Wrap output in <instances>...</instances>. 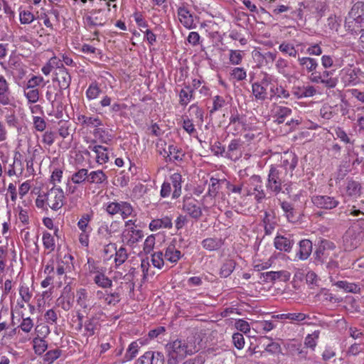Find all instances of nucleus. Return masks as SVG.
<instances>
[{
	"instance_id": "obj_30",
	"label": "nucleus",
	"mask_w": 364,
	"mask_h": 364,
	"mask_svg": "<svg viewBox=\"0 0 364 364\" xmlns=\"http://www.w3.org/2000/svg\"><path fill=\"white\" fill-rule=\"evenodd\" d=\"M164 153L167 161H181L184 156L182 150L173 145H169L168 150L164 149Z\"/></svg>"
},
{
	"instance_id": "obj_27",
	"label": "nucleus",
	"mask_w": 364,
	"mask_h": 364,
	"mask_svg": "<svg viewBox=\"0 0 364 364\" xmlns=\"http://www.w3.org/2000/svg\"><path fill=\"white\" fill-rule=\"evenodd\" d=\"M87 182L100 186L107 183V176L101 170L93 171L88 173Z\"/></svg>"
},
{
	"instance_id": "obj_48",
	"label": "nucleus",
	"mask_w": 364,
	"mask_h": 364,
	"mask_svg": "<svg viewBox=\"0 0 364 364\" xmlns=\"http://www.w3.org/2000/svg\"><path fill=\"white\" fill-rule=\"evenodd\" d=\"M33 349L36 354H43L48 348L47 342L42 338L36 337L33 340Z\"/></svg>"
},
{
	"instance_id": "obj_26",
	"label": "nucleus",
	"mask_w": 364,
	"mask_h": 364,
	"mask_svg": "<svg viewBox=\"0 0 364 364\" xmlns=\"http://www.w3.org/2000/svg\"><path fill=\"white\" fill-rule=\"evenodd\" d=\"M97 297L99 300H104L107 305H116L120 301V295L117 292L107 294V291H97Z\"/></svg>"
},
{
	"instance_id": "obj_28",
	"label": "nucleus",
	"mask_w": 364,
	"mask_h": 364,
	"mask_svg": "<svg viewBox=\"0 0 364 364\" xmlns=\"http://www.w3.org/2000/svg\"><path fill=\"white\" fill-rule=\"evenodd\" d=\"M77 297V304L79 305L82 309L83 313L86 315L88 314L89 311L92 309V307H89L87 301V292L85 289H80L77 291L76 293Z\"/></svg>"
},
{
	"instance_id": "obj_50",
	"label": "nucleus",
	"mask_w": 364,
	"mask_h": 364,
	"mask_svg": "<svg viewBox=\"0 0 364 364\" xmlns=\"http://www.w3.org/2000/svg\"><path fill=\"white\" fill-rule=\"evenodd\" d=\"M87 177L88 170L81 168L72 175L71 181L75 184H80L85 181H87Z\"/></svg>"
},
{
	"instance_id": "obj_33",
	"label": "nucleus",
	"mask_w": 364,
	"mask_h": 364,
	"mask_svg": "<svg viewBox=\"0 0 364 364\" xmlns=\"http://www.w3.org/2000/svg\"><path fill=\"white\" fill-rule=\"evenodd\" d=\"M172 227V219L168 216L163 217L161 219L153 220L149 224L151 230H156L160 228H171Z\"/></svg>"
},
{
	"instance_id": "obj_32",
	"label": "nucleus",
	"mask_w": 364,
	"mask_h": 364,
	"mask_svg": "<svg viewBox=\"0 0 364 364\" xmlns=\"http://www.w3.org/2000/svg\"><path fill=\"white\" fill-rule=\"evenodd\" d=\"M346 193L352 198H358L361 194V185L358 181L348 179L346 184Z\"/></svg>"
},
{
	"instance_id": "obj_37",
	"label": "nucleus",
	"mask_w": 364,
	"mask_h": 364,
	"mask_svg": "<svg viewBox=\"0 0 364 364\" xmlns=\"http://www.w3.org/2000/svg\"><path fill=\"white\" fill-rule=\"evenodd\" d=\"M170 180L174 188L172 197L178 198L181 194L182 176L178 173H174L171 176Z\"/></svg>"
},
{
	"instance_id": "obj_22",
	"label": "nucleus",
	"mask_w": 364,
	"mask_h": 364,
	"mask_svg": "<svg viewBox=\"0 0 364 364\" xmlns=\"http://www.w3.org/2000/svg\"><path fill=\"white\" fill-rule=\"evenodd\" d=\"M298 62L301 70L307 73L316 71L318 67L317 60L310 57H299Z\"/></svg>"
},
{
	"instance_id": "obj_9",
	"label": "nucleus",
	"mask_w": 364,
	"mask_h": 364,
	"mask_svg": "<svg viewBox=\"0 0 364 364\" xmlns=\"http://www.w3.org/2000/svg\"><path fill=\"white\" fill-rule=\"evenodd\" d=\"M313 204L321 209L331 210L337 207L340 202L334 197L326 195H318L311 197Z\"/></svg>"
},
{
	"instance_id": "obj_16",
	"label": "nucleus",
	"mask_w": 364,
	"mask_h": 364,
	"mask_svg": "<svg viewBox=\"0 0 364 364\" xmlns=\"http://www.w3.org/2000/svg\"><path fill=\"white\" fill-rule=\"evenodd\" d=\"M13 97L11 95L9 83L5 77L0 75V104L2 105H11Z\"/></svg>"
},
{
	"instance_id": "obj_51",
	"label": "nucleus",
	"mask_w": 364,
	"mask_h": 364,
	"mask_svg": "<svg viewBox=\"0 0 364 364\" xmlns=\"http://www.w3.org/2000/svg\"><path fill=\"white\" fill-rule=\"evenodd\" d=\"M93 134L97 137L102 143L108 144L112 140V136L109 134L108 131L97 128L94 130Z\"/></svg>"
},
{
	"instance_id": "obj_64",
	"label": "nucleus",
	"mask_w": 364,
	"mask_h": 364,
	"mask_svg": "<svg viewBox=\"0 0 364 364\" xmlns=\"http://www.w3.org/2000/svg\"><path fill=\"white\" fill-rule=\"evenodd\" d=\"M232 77L238 80H243L247 77V73L243 68H235L231 73Z\"/></svg>"
},
{
	"instance_id": "obj_11",
	"label": "nucleus",
	"mask_w": 364,
	"mask_h": 364,
	"mask_svg": "<svg viewBox=\"0 0 364 364\" xmlns=\"http://www.w3.org/2000/svg\"><path fill=\"white\" fill-rule=\"evenodd\" d=\"M360 233L354 230H348L343 236V242L344 249L346 251H350L356 248L360 242Z\"/></svg>"
},
{
	"instance_id": "obj_35",
	"label": "nucleus",
	"mask_w": 364,
	"mask_h": 364,
	"mask_svg": "<svg viewBox=\"0 0 364 364\" xmlns=\"http://www.w3.org/2000/svg\"><path fill=\"white\" fill-rule=\"evenodd\" d=\"M223 245L221 238L209 237L202 241V246L208 251H214L220 249Z\"/></svg>"
},
{
	"instance_id": "obj_41",
	"label": "nucleus",
	"mask_w": 364,
	"mask_h": 364,
	"mask_svg": "<svg viewBox=\"0 0 364 364\" xmlns=\"http://www.w3.org/2000/svg\"><path fill=\"white\" fill-rule=\"evenodd\" d=\"M220 180L214 177H211L210 179V185L207 193L203 196V200H205L206 198H214L217 196L220 189Z\"/></svg>"
},
{
	"instance_id": "obj_21",
	"label": "nucleus",
	"mask_w": 364,
	"mask_h": 364,
	"mask_svg": "<svg viewBox=\"0 0 364 364\" xmlns=\"http://www.w3.org/2000/svg\"><path fill=\"white\" fill-rule=\"evenodd\" d=\"M294 243V240L291 237L282 235L277 236L274 241L276 249L287 252H289L291 250Z\"/></svg>"
},
{
	"instance_id": "obj_12",
	"label": "nucleus",
	"mask_w": 364,
	"mask_h": 364,
	"mask_svg": "<svg viewBox=\"0 0 364 364\" xmlns=\"http://www.w3.org/2000/svg\"><path fill=\"white\" fill-rule=\"evenodd\" d=\"M135 228L125 229L122 232V241L129 246L134 245L144 237L142 230H136Z\"/></svg>"
},
{
	"instance_id": "obj_19",
	"label": "nucleus",
	"mask_w": 364,
	"mask_h": 364,
	"mask_svg": "<svg viewBox=\"0 0 364 364\" xmlns=\"http://www.w3.org/2000/svg\"><path fill=\"white\" fill-rule=\"evenodd\" d=\"M242 146V141L240 139H235L230 141L226 153V157L228 159L236 160L242 156L240 149Z\"/></svg>"
},
{
	"instance_id": "obj_18",
	"label": "nucleus",
	"mask_w": 364,
	"mask_h": 364,
	"mask_svg": "<svg viewBox=\"0 0 364 364\" xmlns=\"http://www.w3.org/2000/svg\"><path fill=\"white\" fill-rule=\"evenodd\" d=\"M272 112L274 122H276L278 124H280L284 123L285 119L291 115L292 110L291 109L287 107L274 105Z\"/></svg>"
},
{
	"instance_id": "obj_15",
	"label": "nucleus",
	"mask_w": 364,
	"mask_h": 364,
	"mask_svg": "<svg viewBox=\"0 0 364 364\" xmlns=\"http://www.w3.org/2000/svg\"><path fill=\"white\" fill-rule=\"evenodd\" d=\"M85 18L90 26H102L106 23V17L101 9L92 11Z\"/></svg>"
},
{
	"instance_id": "obj_61",
	"label": "nucleus",
	"mask_w": 364,
	"mask_h": 364,
	"mask_svg": "<svg viewBox=\"0 0 364 364\" xmlns=\"http://www.w3.org/2000/svg\"><path fill=\"white\" fill-rule=\"evenodd\" d=\"M60 60L58 59L56 57H53L42 68L41 70L44 75H48L52 71L53 65H55L58 68V66H60Z\"/></svg>"
},
{
	"instance_id": "obj_24",
	"label": "nucleus",
	"mask_w": 364,
	"mask_h": 364,
	"mask_svg": "<svg viewBox=\"0 0 364 364\" xmlns=\"http://www.w3.org/2000/svg\"><path fill=\"white\" fill-rule=\"evenodd\" d=\"M299 249L296 253V257L300 260H305L309 257L312 252V242L311 240L304 239L299 243Z\"/></svg>"
},
{
	"instance_id": "obj_55",
	"label": "nucleus",
	"mask_w": 364,
	"mask_h": 364,
	"mask_svg": "<svg viewBox=\"0 0 364 364\" xmlns=\"http://www.w3.org/2000/svg\"><path fill=\"white\" fill-rule=\"evenodd\" d=\"M337 107L338 105L334 107L327 105H323L320 110L321 116L326 119H331L336 114L335 108Z\"/></svg>"
},
{
	"instance_id": "obj_53",
	"label": "nucleus",
	"mask_w": 364,
	"mask_h": 364,
	"mask_svg": "<svg viewBox=\"0 0 364 364\" xmlns=\"http://www.w3.org/2000/svg\"><path fill=\"white\" fill-rule=\"evenodd\" d=\"M24 95L28 100L29 103H36L39 99V90L38 89H33L24 87Z\"/></svg>"
},
{
	"instance_id": "obj_57",
	"label": "nucleus",
	"mask_w": 364,
	"mask_h": 364,
	"mask_svg": "<svg viewBox=\"0 0 364 364\" xmlns=\"http://www.w3.org/2000/svg\"><path fill=\"white\" fill-rule=\"evenodd\" d=\"M243 58L242 52L239 50H230V62L232 65H240Z\"/></svg>"
},
{
	"instance_id": "obj_44",
	"label": "nucleus",
	"mask_w": 364,
	"mask_h": 364,
	"mask_svg": "<svg viewBox=\"0 0 364 364\" xmlns=\"http://www.w3.org/2000/svg\"><path fill=\"white\" fill-rule=\"evenodd\" d=\"M279 50L282 53L293 58H296L298 54L294 45L288 41L282 42L279 46Z\"/></svg>"
},
{
	"instance_id": "obj_56",
	"label": "nucleus",
	"mask_w": 364,
	"mask_h": 364,
	"mask_svg": "<svg viewBox=\"0 0 364 364\" xmlns=\"http://www.w3.org/2000/svg\"><path fill=\"white\" fill-rule=\"evenodd\" d=\"M61 355V350L59 349H54L48 351L43 357V360L48 364H51L57 360Z\"/></svg>"
},
{
	"instance_id": "obj_29",
	"label": "nucleus",
	"mask_w": 364,
	"mask_h": 364,
	"mask_svg": "<svg viewBox=\"0 0 364 364\" xmlns=\"http://www.w3.org/2000/svg\"><path fill=\"white\" fill-rule=\"evenodd\" d=\"M182 257L181 251L177 250L174 244L171 243L166 248L164 258L171 263H176Z\"/></svg>"
},
{
	"instance_id": "obj_25",
	"label": "nucleus",
	"mask_w": 364,
	"mask_h": 364,
	"mask_svg": "<svg viewBox=\"0 0 364 364\" xmlns=\"http://www.w3.org/2000/svg\"><path fill=\"white\" fill-rule=\"evenodd\" d=\"M178 16L180 22L187 28H193L195 26L193 16L185 7H180L178 9Z\"/></svg>"
},
{
	"instance_id": "obj_39",
	"label": "nucleus",
	"mask_w": 364,
	"mask_h": 364,
	"mask_svg": "<svg viewBox=\"0 0 364 364\" xmlns=\"http://www.w3.org/2000/svg\"><path fill=\"white\" fill-rule=\"evenodd\" d=\"M277 319H289L292 321L301 322L304 321L309 316L303 313H288L273 316Z\"/></svg>"
},
{
	"instance_id": "obj_1",
	"label": "nucleus",
	"mask_w": 364,
	"mask_h": 364,
	"mask_svg": "<svg viewBox=\"0 0 364 364\" xmlns=\"http://www.w3.org/2000/svg\"><path fill=\"white\" fill-rule=\"evenodd\" d=\"M165 349L167 355L166 364H178L187 355H193L197 351L193 343L181 338L168 342Z\"/></svg>"
},
{
	"instance_id": "obj_3",
	"label": "nucleus",
	"mask_w": 364,
	"mask_h": 364,
	"mask_svg": "<svg viewBox=\"0 0 364 364\" xmlns=\"http://www.w3.org/2000/svg\"><path fill=\"white\" fill-rule=\"evenodd\" d=\"M336 249V245L333 242L323 239L321 240L314 253V262L318 264H323L327 261L329 256V252Z\"/></svg>"
},
{
	"instance_id": "obj_5",
	"label": "nucleus",
	"mask_w": 364,
	"mask_h": 364,
	"mask_svg": "<svg viewBox=\"0 0 364 364\" xmlns=\"http://www.w3.org/2000/svg\"><path fill=\"white\" fill-rule=\"evenodd\" d=\"M250 188L247 191V196H255L257 203H261L266 197L262 186V178L258 175H253L250 178Z\"/></svg>"
},
{
	"instance_id": "obj_23",
	"label": "nucleus",
	"mask_w": 364,
	"mask_h": 364,
	"mask_svg": "<svg viewBox=\"0 0 364 364\" xmlns=\"http://www.w3.org/2000/svg\"><path fill=\"white\" fill-rule=\"evenodd\" d=\"M88 149L92 150L96 154V161L100 164H103L108 162L109 159V155L108 153V149L101 145H90Z\"/></svg>"
},
{
	"instance_id": "obj_17",
	"label": "nucleus",
	"mask_w": 364,
	"mask_h": 364,
	"mask_svg": "<svg viewBox=\"0 0 364 364\" xmlns=\"http://www.w3.org/2000/svg\"><path fill=\"white\" fill-rule=\"evenodd\" d=\"M356 20L359 27L364 28V3L354 4L350 11V21Z\"/></svg>"
},
{
	"instance_id": "obj_58",
	"label": "nucleus",
	"mask_w": 364,
	"mask_h": 364,
	"mask_svg": "<svg viewBox=\"0 0 364 364\" xmlns=\"http://www.w3.org/2000/svg\"><path fill=\"white\" fill-rule=\"evenodd\" d=\"M20 21L22 24H29L35 19L34 14L30 11L23 10L19 12Z\"/></svg>"
},
{
	"instance_id": "obj_7",
	"label": "nucleus",
	"mask_w": 364,
	"mask_h": 364,
	"mask_svg": "<svg viewBox=\"0 0 364 364\" xmlns=\"http://www.w3.org/2000/svg\"><path fill=\"white\" fill-rule=\"evenodd\" d=\"M298 157L292 152H286L282 156L281 165L277 166V168H281L285 173V175L292 177L293 171L297 166Z\"/></svg>"
},
{
	"instance_id": "obj_14",
	"label": "nucleus",
	"mask_w": 364,
	"mask_h": 364,
	"mask_svg": "<svg viewBox=\"0 0 364 364\" xmlns=\"http://www.w3.org/2000/svg\"><path fill=\"white\" fill-rule=\"evenodd\" d=\"M103 312L100 311L92 315L90 317H87V319L84 322L85 333L88 337L95 335L97 329L99 326L100 316L102 315Z\"/></svg>"
},
{
	"instance_id": "obj_20",
	"label": "nucleus",
	"mask_w": 364,
	"mask_h": 364,
	"mask_svg": "<svg viewBox=\"0 0 364 364\" xmlns=\"http://www.w3.org/2000/svg\"><path fill=\"white\" fill-rule=\"evenodd\" d=\"M290 274L287 271L267 272L261 274L260 278L263 282H274L277 279L287 281L289 279Z\"/></svg>"
},
{
	"instance_id": "obj_46",
	"label": "nucleus",
	"mask_w": 364,
	"mask_h": 364,
	"mask_svg": "<svg viewBox=\"0 0 364 364\" xmlns=\"http://www.w3.org/2000/svg\"><path fill=\"white\" fill-rule=\"evenodd\" d=\"M139 343L137 341L131 343L124 355V361H129L134 358L139 353Z\"/></svg>"
},
{
	"instance_id": "obj_10",
	"label": "nucleus",
	"mask_w": 364,
	"mask_h": 364,
	"mask_svg": "<svg viewBox=\"0 0 364 364\" xmlns=\"http://www.w3.org/2000/svg\"><path fill=\"white\" fill-rule=\"evenodd\" d=\"M165 358L159 351H147L136 360V364H164Z\"/></svg>"
},
{
	"instance_id": "obj_62",
	"label": "nucleus",
	"mask_w": 364,
	"mask_h": 364,
	"mask_svg": "<svg viewBox=\"0 0 364 364\" xmlns=\"http://www.w3.org/2000/svg\"><path fill=\"white\" fill-rule=\"evenodd\" d=\"M151 262L155 267L161 269L164 264L162 252L154 253L151 255Z\"/></svg>"
},
{
	"instance_id": "obj_49",
	"label": "nucleus",
	"mask_w": 364,
	"mask_h": 364,
	"mask_svg": "<svg viewBox=\"0 0 364 364\" xmlns=\"http://www.w3.org/2000/svg\"><path fill=\"white\" fill-rule=\"evenodd\" d=\"M42 240L45 249L48 250L50 252L54 251L55 248V239L50 232H43Z\"/></svg>"
},
{
	"instance_id": "obj_4",
	"label": "nucleus",
	"mask_w": 364,
	"mask_h": 364,
	"mask_svg": "<svg viewBox=\"0 0 364 364\" xmlns=\"http://www.w3.org/2000/svg\"><path fill=\"white\" fill-rule=\"evenodd\" d=\"M64 193L60 188L53 187L45 194L46 204L54 210H59L63 205Z\"/></svg>"
},
{
	"instance_id": "obj_43",
	"label": "nucleus",
	"mask_w": 364,
	"mask_h": 364,
	"mask_svg": "<svg viewBox=\"0 0 364 364\" xmlns=\"http://www.w3.org/2000/svg\"><path fill=\"white\" fill-rule=\"evenodd\" d=\"M254 57L259 61L262 60V63L264 61L266 64H269L275 60L277 54L269 51L262 53L259 51L255 50L254 53Z\"/></svg>"
},
{
	"instance_id": "obj_42",
	"label": "nucleus",
	"mask_w": 364,
	"mask_h": 364,
	"mask_svg": "<svg viewBox=\"0 0 364 364\" xmlns=\"http://www.w3.org/2000/svg\"><path fill=\"white\" fill-rule=\"evenodd\" d=\"M95 283L102 288H109L112 286V282L105 274L97 272V274L93 278Z\"/></svg>"
},
{
	"instance_id": "obj_63",
	"label": "nucleus",
	"mask_w": 364,
	"mask_h": 364,
	"mask_svg": "<svg viewBox=\"0 0 364 364\" xmlns=\"http://www.w3.org/2000/svg\"><path fill=\"white\" fill-rule=\"evenodd\" d=\"M43 82V77L41 76L33 75L29 79L25 85V87L36 89V87L39 86Z\"/></svg>"
},
{
	"instance_id": "obj_2",
	"label": "nucleus",
	"mask_w": 364,
	"mask_h": 364,
	"mask_svg": "<svg viewBox=\"0 0 364 364\" xmlns=\"http://www.w3.org/2000/svg\"><path fill=\"white\" fill-rule=\"evenodd\" d=\"M285 173L281 168H277L272 166L267 178L266 188L275 194H278L282 191V186L286 181Z\"/></svg>"
},
{
	"instance_id": "obj_36",
	"label": "nucleus",
	"mask_w": 364,
	"mask_h": 364,
	"mask_svg": "<svg viewBox=\"0 0 364 364\" xmlns=\"http://www.w3.org/2000/svg\"><path fill=\"white\" fill-rule=\"evenodd\" d=\"M290 97L289 91H287L282 85L272 86L270 88V100H273L277 98L288 99Z\"/></svg>"
},
{
	"instance_id": "obj_47",
	"label": "nucleus",
	"mask_w": 364,
	"mask_h": 364,
	"mask_svg": "<svg viewBox=\"0 0 364 364\" xmlns=\"http://www.w3.org/2000/svg\"><path fill=\"white\" fill-rule=\"evenodd\" d=\"M102 90L96 82H92L85 92L86 97L89 100H93L98 97Z\"/></svg>"
},
{
	"instance_id": "obj_59",
	"label": "nucleus",
	"mask_w": 364,
	"mask_h": 364,
	"mask_svg": "<svg viewBox=\"0 0 364 364\" xmlns=\"http://www.w3.org/2000/svg\"><path fill=\"white\" fill-rule=\"evenodd\" d=\"M263 223L264 224L265 233L270 235L275 228V223L271 220L270 215L267 211L264 213Z\"/></svg>"
},
{
	"instance_id": "obj_52",
	"label": "nucleus",
	"mask_w": 364,
	"mask_h": 364,
	"mask_svg": "<svg viewBox=\"0 0 364 364\" xmlns=\"http://www.w3.org/2000/svg\"><path fill=\"white\" fill-rule=\"evenodd\" d=\"M331 72L328 70H324L321 73V84H323L326 87H334L336 85V80L335 78H332L331 77Z\"/></svg>"
},
{
	"instance_id": "obj_6",
	"label": "nucleus",
	"mask_w": 364,
	"mask_h": 364,
	"mask_svg": "<svg viewBox=\"0 0 364 364\" xmlns=\"http://www.w3.org/2000/svg\"><path fill=\"white\" fill-rule=\"evenodd\" d=\"M106 210L109 215H112L119 213L122 218L123 219H126L132 215L133 212V208L128 202H112L107 205Z\"/></svg>"
},
{
	"instance_id": "obj_38",
	"label": "nucleus",
	"mask_w": 364,
	"mask_h": 364,
	"mask_svg": "<svg viewBox=\"0 0 364 364\" xmlns=\"http://www.w3.org/2000/svg\"><path fill=\"white\" fill-rule=\"evenodd\" d=\"M193 90L189 85H186L179 92V103L186 106L193 98Z\"/></svg>"
},
{
	"instance_id": "obj_40",
	"label": "nucleus",
	"mask_w": 364,
	"mask_h": 364,
	"mask_svg": "<svg viewBox=\"0 0 364 364\" xmlns=\"http://www.w3.org/2000/svg\"><path fill=\"white\" fill-rule=\"evenodd\" d=\"M279 205L284 213V215L289 222H294L296 220L293 205L287 201L279 200Z\"/></svg>"
},
{
	"instance_id": "obj_45",
	"label": "nucleus",
	"mask_w": 364,
	"mask_h": 364,
	"mask_svg": "<svg viewBox=\"0 0 364 364\" xmlns=\"http://www.w3.org/2000/svg\"><path fill=\"white\" fill-rule=\"evenodd\" d=\"M335 285L344 289L346 292L356 294L360 292V290L359 285L355 283H350L346 281H338L335 284Z\"/></svg>"
},
{
	"instance_id": "obj_31",
	"label": "nucleus",
	"mask_w": 364,
	"mask_h": 364,
	"mask_svg": "<svg viewBox=\"0 0 364 364\" xmlns=\"http://www.w3.org/2000/svg\"><path fill=\"white\" fill-rule=\"evenodd\" d=\"M252 92L257 101L263 102L267 99V88L258 82L252 84Z\"/></svg>"
},
{
	"instance_id": "obj_13",
	"label": "nucleus",
	"mask_w": 364,
	"mask_h": 364,
	"mask_svg": "<svg viewBox=\"0 0 364 364\" xmlns=\"http://www.w3.org/2000/svg\"><path fill=\"white\" fill-rule=\"evenodd\" d=\"M55 80L58 82V85L60 90H66L69 88L71 82V76L62 63H60V66L57 68Z\"/></svg>"
},
{
	"instance_id": "obj_54",
	"label": "nucleus",
	"mask_w": 364,
	"mask_h": 364,
	"mask_svg": "<svg viewBox=\"0 0 364 364\" xmlns=\"http://www.w3.org/2000/svg\"><path fill=\"white\" fill-rule=\"evenodd\" d=\"M115 251L114 261L117 265L122 264L128 258V253L125 247H121Z\"/></svg>"
},
{
	"instance_id": "obj_34",
	"label": "nucleus",
	"mask_w": 364,
	"mask_h": 364,
	"mask_svg": "<svg viewBox=\"0 0 364 364\" xmlns=\"http://www.w3.org/2000/svg\"><path fill=\"white\" fill-rule=\"evenodd\" d=\"M236 266V262L232 259H225L220 269V277L222 278H227L234 271Z\"/></svg>"
},
{
	"instance_id": "obj_8",
	"label": "nucleus",
	"mask_w": 364,
	"mask_h": 364,
	"mask_svg": "<svg viewBox=\"0 0 364 364\" xmlns=\"http://www.w3.org/2000/svg\"><path fill=\"white\" fill-rule=\"evenodd\" d=\"M183 210L196 220H199L202 215V209L198 205V201L192 197L186 196L183 201Z\"/></svg>"
},
{
	"instance_id": "obj_60",
	"label": "nucleus",
	"mask_w": 364,
	"mask_h": 364,
	"mask_svg": "<svg viewBox=\"0 0 364 364\" xmlns=\"http://www.w3.org/2000/svg\"><path fill=\"white\" fill-rule=\"evenodd\" d=\"M357 21H350V12L348 13V16L346 19L345 27L346 29L351 33H357L359 31H362L363 27H359L358 23H356Z\"/></svg>"
}]
</instances>
